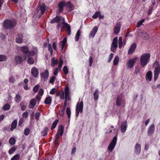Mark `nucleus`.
Masks as SVG:
<instances>
[{
	"label": "nucleus",
	"mask_w": 160,
	"mask_h": 160,
	"mask_svg": "<svg viewBox=\"0 0 160 160\" xmlns=\"http://www.w3.org/2000/svg\"><path fill=\"white\" fill-rule=\"evenodd\" d=\"M23 37L22 34L18 33L16 38V41L17 43H21L22 42Z\"/></svg>",
	"instance_id": "17"
},
{
	"label": "nucleus",
	"mask_w": 160,
	"mask_h": 160,
	"mask_svg": "<svg viewBox=\"0 0 160 160\" xmlns=\"http://www.w3.org/2000/svg\"><path fill=\"white\" fill-rule=\"evenodd\" d=\"M64 131V127L62 125H60L58 127V130L56 134L62 136Z\"/></svg>",
	"instance_id": "15"
},
{
	"label": "nucleus",
	"mask_w": 160,
	"mask_h": 160,
	"mask_svg": "<svg viewBox=\"0 0 160 160\" xmlns=\"http://www.w3.org/2000/svg\"><path fill=\"white\" fill-rule=\"evenodd\" d=\"M60 98H61L64 99V92L63 91H62L61 92H60Z\"/></svg>",
	"instance_id": "61"
},
{
	"label": "nucleus",
	"mask_w": 160,
	"mask_h": 160,
	"mask_svg": "<svg viewBox=\"0 0 160 160\" xmlns=\"http://www.w3.org/2000/svg\"><path fill=\"white\" fill-rule=\"evenodd\" d=\"M56 79V77L55 76H52L50 80L49 81V83L53 84L54 82Z\"/></svg>",
	"instance_id": "54"
},
{
	"label": "nucleus",
	"mask_w": 160,
	"mask_h": 160,
	"mask_svg": "<svg viewBox=\"0 0 160 160\" xmlns=\"http://www.w3.org/2000/svg\"><path fill=\"white\" fill-rule=\"evenodd\" d=\"M40 112H38L37 111L35 114V119L38 121L39 120V117L40 116Z\"/></svg>",
	"instance_id": "46"
},
{
	"label": "nucleus",
	"mask_w": 160,
	"mask_h": 160,
	"mask_svg": "<svg viewBox=\"0 0 160 160\" xmlns=\"http://www.w3.org/2000/svg\"><path fill=\"white\" fill-rule=\"evenodd\" d=\"M117 140V135H116V136L114 137L108 147V148L109 151H112L113 150L116 145Z\"/></svg>",
	"instance_id": "6"
},
{
	"label": "nucleus",
	"mask_w": 160,
	"mask_h": 160,
	"mask_svg": "<svg viewBox=\"0 0 160 160\" xmlns=\"http://www.w3.org/2000/svg\"><path fill=\"white\" fill-rule=\"evenodd\" d=\"M64 111H58V112H57V114L62 117L64 114Z\"/></svg>",
	"instance_id": "57"
},
{
	"label": "nucleus",
	"mask_w": 160,
	"mask_h": 160,
	"mask_svg": "<svg viewBox=\"0 0 160 160\" xmlns=\"http://www.w3.org/2000/svg\"><path fill=\"white\" fill-rule=\"evenodd\" d=\"M24 122V120L23 119H20L19 120V121L18 122V126H20V127H22V124Z\"/></svg>",
	"instance_id": "52"
},
{
	"label": "nucleus",
	"mask_w": 160,
	"mask_h": 160,
	"mask_svg": "<svg viewBox=\"0 0 160 160\" xmlns=\"http://www.w3.org/2000/svg\"><path fill=\"white\" fill-rule=\"evenodd\" d=\"M122 101V97L121 96H118L116 100V105L117 106H120Z\"/></svg>",
	"instance_id": "29"
},
{
	"label": "nucleus",
	"mask_w": 160,
	"mask_h": 160,
	"mask_svg": "<svg viewBox=\"0 0 160 160\" xmlns=\"http://www.w3.org/2000/svg\"><path fill=\"white\" fill-rule=\"evenodd\" d=\"M39 85H36L33 88V91L34 92H37L39 89Z\"/></svg>",
	"instance_id": "55"
},
{
	"label": "nucleus",
	"mask_w": 160,
	"mask_h": 160,
	"mask_svg": "<svg viewBox=\"0 0 160 160\" xmlns=\"http://www.w3.org/2000/svg\"><path fill=\"white\" fill-rule=\"evenodd\" d=\"M17 125V121L16 120H14L11 123V127L10 128L11 131L13 130L16 128Z\"/></svg>",
	"instance_id": "21"
},
{
	"label": "nucleus",
	"mask_w": 160,
	"mask_h": 160,
	"mask_svg": "<svg viewBox=\"0 0 160 160\" xmlns=\"http://www.w3.org/2000/svg\"><path fill=\"white\" fill-rule=\"evenodd\" d=\"M9 143L11 145H15L16 143V140L13 138H10L9 140Z\"/></svg>",
	"instance_id": "34"
},
{
	"label": "nucleus",
	"mask_w": 160,
	"mask_h": 160,
	"mask_svg": "<svg viewBox=\"0 0 160 160\" xmlns=\"http://www.w3.org/2000/svg\"><path fill=\"white\" fill-rule=\"evenodd\" d=\"M51 61V65L53 67L55 65L57 64L58 62V59L54 57L52 58Z\"/></svg>",
	"instance_id": "26"
},
{
	"label": "nucleus",
	"mask_w": 160,
	"mask_h": 160,
	"mask_svg": "<svg viewBox=\"0 0 160 160\" xmlns=\"http://www.w3.org/2000/svg\"><path fill=\"white\" fill-rule=\"evenodd\" d=\"M135 62L132 59H131L128 61L127 63V66L128 68H131L134 66Z\"/></svg>",
	"instance_id": "18"
},
{
	"label": "nucleus",
	"mask_w": 160,
	"mask_h": 160,
	"mask_svg": "<svg viewBox=\"0 0 160 160\" xmlns=\"http://www.w3.org/2000/svg\"><path fill=\"white\" fill-rule=\"evenodd\" d=\"M113 54L112 53H111L110 54L108 60V62H110L111 61V60L113 57Z\"/></svg>",
	"instance_id": "60"
},
{
	"label": "nucleus",
	"mask_w": 160,
	"mask_h": 160,
	"mask_svg": "<svg viewBox=\"0 0 160 160\" xmlns=\"http://www.w3.org/2000/svg\"><path fill=\"white\" fill-rule=\"evenodd\" d=\"M62 21L63 22H62V24H63V26L65 28L69 26V25L68 23L65 22V19L64 18H62Z\"/></svg>",
	"instance_id": "51"
},
{
	"label": "nucleus",
	"mask_w": 160,
	"mask_h": 160,
	"mask_svg": "<svg viewBox=\"0 0 160 160\" xmlns=\"http://www.w3.org/2000/svg\"><path fill=\"white\" fill-rule=\"evenodd\" d=\"M36 104V101L35 99H32L30 102L29 105V108L31 109H32Z\"/></svg>",
	"instance_id": "27"
},
{
	"label": "nucleus",
	"mask_w": 160,
	"mask_h": 160,
	"mask_svg": "<svg viewBox=\"0 0 160 160\" xmlns=\"http://www.w3.org/2000/svg\"><path fill=\"white\" fill-rule=\"evenodd\" d=\"M150 56L148 53H145L142 54L140 58V63L142 67L146 65L148 62Z\"/></svg>",
	"instance_id": "2"
},
{
	"label": "nucleus",
	"mask_w": 160,
	"mask_h": 160,
	"mask_svg": "<svg viewBox=\"0 0 160 160\" xmlns=\"http://www.w3.org/2000/svg\"><path fill=\"white\" fill-rule=\"evenodd\" d=\"M118 44L119 47L121 48L122 47V38L121 37H119L118 39Z\"/></svg>",
	"instance_id": "47"
},
{
	"label": "nucleus",
	"mask_w": 160,
	"mask_h": 160,
	"mask_svg": "<svg viewBox=\"0 0 160 160\" xmlns=\"http://www.w3.org/2000/svg\"><path fill=\"white\" fill-rule=\"evenodd\" d=\"M66 5L67 4L65 2H61L59 4L58 7L59 12H62L63 10V7ZM67 6L71 8H72V5L69 2H68V3H67Z\"/></svg>",
	"instance_id": "8"
},
{
	"label": "nucleus",
	"mask_w": 160,
	"mask_h": 160,
	"mask_svg": "<svg viewBox=\"0 0 160 160\" xmlns=\"http://www.w3.org/2000/svg\"><path fill=\"white\" fill-rule=\"evenodd\" d=\"M67 42V38H65L62 41L60 42V45L61 46V50H62L63 48L64 47L66 43Z\"/></svg>",
	"instance_id": "33"
},
{
	"label": "nucleus",
	"mask_w": 160,
	"mask_h": 160,
	"mask_svg": "<svg viewBox=\"0 0 160 160\" xmlns=\"http://www.w3.org/2000/svg\"><path fill=\"white\" fill-rule=\"evenodd\" d=\"M39 4V5L35 13V14H38V18H40L41 15L43 14L46 10L45 6L44 4L42 3V5Z\"/></svg>",
	"instance_id": "3"
},
{
	"label": "nucleus",
	"mask_w": 160,
	"mask_h": 160,
	"mask_svg": "<svg viewBox=\"0 0 160 160\" xmlns=\"http://www.w3.org/2000/svg\"><path fill=\"white\" fill-rule=\"evenodd\" d=\"M59 120L58 119H56L52 123V125L51 127V129L52 130L55 128L57 126V125L58 122Z\"/></svg>",
	"instance_id": "36"
},
{
	"label": "nucleus",
	"mask_w": 160,
	"mask_h": 160,
	"mask_svg": "<svg viewBox=\"0 0 160 160\" xmlns=\"http://www.w3.org/2000/svg\"><path fill=\"white\" fill-rule=\"evenodd\" d=\"M81 33L80 30H78L75 35V41L76 42H78V41Z\"/></svg>",
	"instance_id": "40"
},
{
	"label": "nucleus",
	"mask_w": 160,
	"mask_h": 160,
	"mask_svg": "<svg viewBox=\"0 0 160 160\" xmlns=\"http://www.w3.org/2000/svg\"><path fill=\"white\" fill-rule=\"evenodd\" d=\"M153 8V6H151L148 12V15H150L152 13Z\"/></svg>",
	"instance_id": "59"
},
{
	"label": "nucleus",
	"mask_w": 160,
	"mask_h": 160,
	"mask_svg": "<svg viewBox=\"0 0 160 160\" xmlns=\"http://www.w3.org/2000/svg\"><path fill=\"white\" fill-rule=\"evenodd\" d=\"M59 135L56 134V136L55 138V140L54 141V144L56 145H58L59 143L58 142L59 141Z\"/></svg>",
	"instance_id": "35"
},
{
	"label": "nucleus",
	"mask_w": 160,
	"mask_h": 160,
	"mask_svg": "<svg viewBox=\"0 0 160 160\" xmlns=\"http://www.w3.org/2000/svg\"><path fill=\"white\" fill-rule=\"evenodd\" d=\"M65 99L64 104L65 105H67V100L69 101L70 100V97L69 96V88L68 86L66 87L65 89Z\"/></svg>",
	"instance_id": "7"
},
{
	"label": "nucleus",
	"mask_w": 160,
	"mask_h": 160,
	"mask_svg": "<svg viewBox=\"0 0 160 160\" xmlns=\"http://www.w3.org/2000/svg\"><path fill=\"white\" fill-rule=\"evenodd\" d=\"M101 17L100 12H98L95 13L94 15L92 16V18H93L96 19L98 17L101 18Z\"/></svg>",
	"instance_id": "41"
},
{
	"label": "nucleus",
	"mask_w": 160,
	"mask_h": 160,
	"mask_svg": "<svg viewBox=\"0 0 160 160\" xmlns=\"http://www.w3.org/2000/svg\"><path fill=\"white\" fill-rule=\"evenodd\" d=\"M32 75L35 78H37L39 74L38 69L35 67L32 68L31 71Z\"/></svg>",
	"instance_id": "12"
},
{
	"label": "nucleus",
	"mask_w": 160,
	"mask_h": 160,
	"mask_svg": "<svg viewBox=\"0 0 160 160\" xmlns=\"http://www.w3.org/2000/svg\"><path fill=\"white\" fill-rule=\"evenodd\" d=\"M30 130L28 128H26L24 131V133L25 135L27 136L29 134Z\"/></svg>",
	"instance_id": "53"
},
{
	"label": "nucleus",
	"mask_w": 160,
	"mask_h": 160,
	"mask_svg": "<svg viewBox=\"0 0 160 160\" xmlns=\"http://www.w3.org/2000/svg\"><path fill=\"white\" fill-rule=\"evenodd\" d=\"M153 67L155 68L154 71V80H156L160 73V67L159 62L156 61L153 64Z\"/></svg>",
	"instance_id": "4"
},
{
	"label": "nucleus",
	"mask_w": 160,
	"mask_h": 160,
	"mask_svg": "<svg viewBox=\"0 0 160 160\" xmlns=\"http://www.w3.org/2000/svg\"><path fill=\"white\" fill-rule=\"evenodd\" d=\"M63 71L65 74H67L68 73V69L66 66H64L63 68Z\"/></svg>",
	"instance_id": "49"
},
{
	"label": "nucleus",
	"mask_w": 160,
	"mask_h": 160,
	"mask_svg": "<svg viewBox=\"0 0 160 160\" xmlns=\"http://www.w3.org/2000/svg\"><path fill=\"white\" fill-rule=\"evenodd\" d=\"M28 62L30 64H32L34 63V61L32 58H29L28 59Z\"/></svg>",
	"instance_id": "48"
},
{
	"label": "nucleus",
	"mask_w": 160,
	"mask_h": 160,
	"mask_svg": "<svg viewBox=\"0 0 160 160\" xmlns=\"http://www.w3.org/2000/svg\"><path fill=\"white\" fill-rule=\"evenodd\" d=\"M44 46L45 47H48V50L50 52L51 55L52 54V50L51 44L50 43H45L44 44Z\"/></svg>",
	"instance_id": "28"
},
{
	"label": "nucleus",
	"mask_w": 160,
	"mask_h": 160,
	"mask_svg": "<svg viewBox=\"0 0 160 160\" xmlns=\"http://www.w3.org/2000/svg\"><path fill=\"white\" fill-rule=\"evenodd\" d=\"M60 21V17L59 16H57L53 19L50 22L51 23H53L55 22L58 23Z\"/></svg>",
	"instance_id": "24"
},
{
	"label": "nucleus",
	"mask_w": 160,
	"mask_h": 160,
	"mask_svg": "<svg viewBox=\"0 0 160 160\" xmlns=\"http://www.w3.org/2000/svg\"><path fill=\"white\" fill-rule=\"evenodd\" d=\"M136 44L135 43H133L131 45L128 51V54H132L135 50L136 48Z\"/></svg>",
	"instance_id": "20"
},
{
	"label": "nucleus",
	"mask_w": 160,
	"mask_h": 160,
	"mask_svg": "<svg viewBox=\"0 0 160 160\" xmlns=\"http://www.w3.org/2000/svg\"><path fill=\"white\" fill-rule=\"evenodd\" d=\"M118 47V44H114L113 42H112L111 50L113 52H115V50Z\"/></svg>",
	"instance_id": "30"
},
{
	"label": "nucleus",
	"mask_w": 160,
	"mask_h": 160,
	"mask_svg": "<svg viewBox=\"0 0 160 160\" xmlns=\"http://www.w3.org/2000/svg\"><path fill=\"white\" fill-rule=\"evenodd\" d=\"M49 76V73L48 70H46L44 73L41 74V78L43 79L44 81L47 80Z\"/></svg>",
	"instance_id": "19"
},
{
	"label": "nucleus",
	"mask_w": 160,
	"mask_h": 160,
	"mask_svg": "<svg viewBox=\"0 0 160 160\" xmlns=\"http://www.w3.org/2000/svg\"><path fill=\"white\" fill-rule=\"evenodd\" d=\"M152 78V74L151 71H149L146 74V78L147 80L150 81Z\"/></svg>",
	"instance_id": "23"
},
{
	"label": "nucleus",
	"mask_w": 160,
	"mask_h": 160,
	"mask_svg": "<svg viewBox=\"0 0 160 160\" xmlns=\"http://www.w3.org/2000/svg\"><path fill=\"white\" fill-rule=\"evenodd\" d=\"M43 90L42 89H40L39 90V92H38V94L39 96H42L43 95Z\"/></svg>",
	"instance_id": "62"
},
{
	"label": "nucleus",
	"mask_w": 160,
	"mask_h": 160,
	"mask_svg": "<svg viewBox=\"0 0 160 160\" xmlns=\"http://www.w3.org/2000/svg\"><path fill=\"white\" fill-rule=\"evenodd\" d=\"M121 24L120 22H117L113 28L114 33L116 34H118L120 30Z\"/></svg>",
	"instance_id": "9"
},
{
	"label": "nucleus",
	"mask_w": 160,
	"mask_h": 160,
	"mask_svg": "<svg viewBox=\"0 0 160 160\" xmlns=\"http://www.w3.org/2000/svg\"><path fill=\"white\" fill-rule=\"evenodd\" d=\"M51 98L50 97H48L46 98L44 101V103L46 104H49L51 103Z\"/></svg>",
	"instance_id": "42"
},
{
	"label": "nucleus",
	"mask_w": 160,
	"mask_h": 160,
	"mask_svg": "<svg viewBox=\"0 0 160 160\" xmlns=\"http://www.w3.org/2000/svg\"><path fill=\"white\" fill-rule=\"evenodd\" d=\"M83 107V102L81 101L80 103L78 102L77 105L76 110H82Z\"/></svg>",
	"instance_id": "25"
},
{
	"label": "nucleus",
	"mask_w": 160,
	"mask_h": 160,
	"mask_svg": "<svg viewBox=\"0 0 160 160\" xmlns=\"http://www.w3.org/2000/svg\"><path fill=\"white\" fill-rule=\"evenodd\" d=\"M20 50L23 53L27 54L29 52V48L28 47L26 46H23L21 47L20 48Z\"/></svg>",
	"instance_id": "22"
},
{
	"label": "nucleus",
	"mask_w": 160,
	"mask_h": 160,
	"mask_svg": "<svg viewBox=\"0 0 160 160\" xmlns=\"http://www.w3.org/2000/svg\"><path fill=\"white\" fill-rule=\"evenodd\" d=\"M16 24L17 22L15 19H7L4 21L3 26L5 29H11L14 27Z\"/></svg>",
	"instance_id": "1"
},
{
	"label": "nucleus",
	"mask_w": 160,
	"mask_h": 160,
	"mask_svg": "<svg viewBox=\"0 0 160 160\" xmlns=\"http://www.w3.org/2000/svg\"><path fill=\"white\" fill-rule=\"evenodd\" d=\"M145 20V19H143L140 21L139 22H138L137 27L138 28L141 25H142V23L144 22Z\"/></svg>",
	"instance_id": "50"
},
{
	"label": "nucleus",
	"mask_w": 160,
	"mask_h": 160,
	"mask_svg": "<svg viewBox=\"0 0 160 160\" xmlns=\"http://www.w3.org/2000/svg\"><path fill=\"white\" fill-rule=\"evenodd\" d=\"M139 35L143 39L147 40L148 39L149 36L143 30L141 31L139 33Z\"/></svg>",
	"instance_id": "13"
},
{
	"label": "nucleus",
	"mask_w": 160,
	"mask_h": 160,
	"mask_svg": "<svg viewBox=\"0 0 160 160\" xmlns=\"http://www.w3.org/2000/svg\"><path fill=\"white\" fill-rule=\"evenodd\" d=\"M20 155L19 154H17L14 156L11 159V160H19Z\"/></svg>",
	"instance_id": "43"
},
{
	"label": "nucleus",
	"mask_w": 160,
	"mask_h": 160,
	"mask_svg": "<svg viewBox=\"0 0 160 160\" xmlns=\"http://www.w3.org/2000/svg\"><path fill=\"white\" fill-rule=\"evenodd\" d=\"M16 149L17 148L15 146H14L9 150L8 151V153L10 154H12L15 151Z\"/></svg>",
	"instance_id": "37"
},
{
	"label": "nucleus",
	"mask_w": 160,
	"mask_h": 160,
	"mask_svg": "<svg viewBox=\"0 0 160 160\" xmlns=\"http://www.w3.org/2000/svg\"><path fill=\"white\" fill-rule=\"evenodd\" d=\"M118 37H115L113 40L112 42H113L114 44H118Z\"/></svg>",
	"instance_id": "64"
},
{
	"label": "nucleus",
	"mask_w": 160,
	"mask_h": 160,
	"mask_svg": "<svg viewBox=\"0 0 160 160\" xmlns=\"http://www.w3.org/2000/svg\"><path fill=\"white\" fill-rule=\"evenodd\" d=\"M98 30V28L97 27H94L89 34V38H93L94 37L96 33L97 32Z\"/></svg>",
	"instance_id": "10"
},
{
	"label": "nucleus",
	"mask_w": 160,
	"mask_h": 160,
	"mask_svg": "<svg viewBox=\"0 0 160 160\" xmlns=\"http://www.w3.org/2000/svg\"><path fill=\"white\" fill-rule=\"evenodd\" d=\"M7 59V56L3 55H0V62L5 61Z\"/></svg>",
	"instance_id": "39"
},
{
	"label": "nucleus",
	"mask_w": 160,
	"mask_h": 160,
	"mask_svg": "<svg viewBox=\"0 0 160 160\" xmlns=\"http://www.w3.org/2000/svg\"><path fill=\"white\" fill-rule=\"evenodd\" d=\"M127 127V122L126 121H124L122 123L121 126V132L122 133H124Z\"/></svg>",
	"instance_id": "14"
},
{
	"label": "nucleus",
	"mask_w": 160,
	"mask_h": 160,
	"mask_svg": "<svg viewBox=\"0 0 160 160\" xmlns=\"http://www.w3.org/2000/svg\"><path fill=\"white\" fill-rule=\"evenodd\" d=\"M10 108V105L8 104H6L3 107V109L4 110H8Z\"/></svg>",
	"instance_id": "45"
},
{
	"label": "nucleus",
	"mask_w": 160,
	"mask_h": 160,
	"mask_svg": "<svg viewBox=\"0 0 160 160\" xmlns=\"http://www.w3.org/2000/svg\"><path fill=\"white\" fill-rule=\"evenodd\" d=\"M67 29V31L68 32V34L69 35H70L71 34V27L70 26H69L65 27Z\"/></svg>",
	"instance_id": "56"
},
{
	"label": "nucleus",
	"mask_w": 160,
	"mask_h": 160,
	"mask_svg": "<svg viewBox=\"0 0 160 160\" xmlns=\"http://www.w3.org/2000/svg\"><path fill=\"white\" fill-rule=\"evenodd\" d=\"M21 100V97L19 94H17L15 98V101L17 102L18 103Z\"/></svg>",
	"instance_id": "38"
},
{
	"label": "nucleus",
	"mask_w": 160,
	"mask_h": 160,
	"mask_svg": "<svg viewBox=\"0 0 160 160\" xmlns=\"http://www.w3.org/2000/svg\"><path fill=\"white\" fill-rule=\"evenodd\" d=\"M15 81L14 78L12 77H10L9 78V81L11 83H13Z\"/></svg>",
	"instance_id": "58"
},
{
	"label": "nucleus",
	"mask_w": 160,
	"mask_h": 160,
	"mask_svg": "<svg viewBox=\"0 0 160 160\" xmlns=\"http://www.w3.org/2000/svg\"><path fill=\"white\" fill-rule=\"evenodd\" d=\"M26 59V56L25 55H17L14 58V61L16 63L21 64L22 62Z\"/></svg>",
	"instance_id": "5"
},
{
	"label": "nucleus",
	"mask_w": 160,
	"mask_h": 160,
	"mask_svg": "<svg viewBox=\"0 0 160 160\" xmlns=\"http://www.w3.org/2000/svg\"><path fill=\"white\" fill-rule=\"evenodd\" d=\"M155 131V126L153 124H151L148 128V134L151 136L153 134Z\"/></svg>",
	"instance_id": "11"
},
{
	"label": "nucleus",
	"mask_w": 160,
	"mask_h": 160,
	"mask_svg": "<svg viewBox=\"0 0 160 160\" xmlns=\"http://www.w3.org/2000/svg\"><path fill=\"white\" fill-rule=\"evenodd\" d=\"M119 61V58L118 56H116L115 58L113 61V64L114 65H117Z\"/></svg>",
	"instance_id": "44"
},
{
	"label": "nucleus",
	"mask_w": 160,
	"mask_h": 160,
	"mask_svg": "<svg viewBox=\"0 0 160 160\" xmlns=\"http://www.w3.org/2000/svg\"><path fill=\"white\" fill-rule=\"evenodd\" d=\"M48 128L47 127H45L44 130L41 132V133L42 134V136H46L47 135L48 132Z\"/></svg>",
	"instance_id": "32"
},
{
	"label": "nucleus",
	"mask_w": 160,
	"mask_h": 160,
	"mask_svg": "<svg viewBox=\"0 0 160 160\" xmlns=\"http://www.w3.org/2000/svg\"><path fill=\"white\" fill-rule=\"evenodd\" d=\"M99 91L98 89H96L93 94L94 99L95 100H97L98 98Z\"/></svg>",
	"instance_id": "31"
},
{
	"label": "nucleus",
	"mask_w": 160,
	"mask_h": 160,
	"mask_svg": "<svg viewBox=\"0 0 160 160\" xmlns=\"http://www.w3.org/2000/svg\"><path fill=\"white\" fill-rule=\"evenodd\" d=\"M28 116V113L27 112H24L22 114V116L26 118Z\"/></svg>",
	"instance_id": "63"
},
{
	"label": "nucleus",
	"mask_w": 160,
	"mask_h": 160,
	"mask_svg": "<svg viewBox=\"0 0 160 160\" xmlns=\"http://www.w3.org/2000/svg\"><path fill=\"white\" fill-rule=\"evenodd\" d=\"M141 151V146L140 144L136 143L135 146L134 152L136 154H139Z\"/></svg>",
	"instance_id": "16"
}]
</instances>
